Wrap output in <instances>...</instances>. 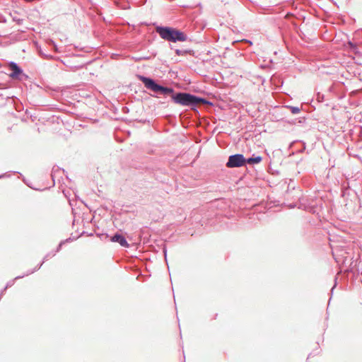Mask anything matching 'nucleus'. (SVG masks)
<instances>
[{
	"instance_id": "obj_1",
	"label": "nucleus",
	"mask_w": 362,
	"mask_h": 362,
	"mask_svg": "<svg viewBox=\"0 0 362 362\" xmlns=\"http://www.w3.org/2000/svg\"><path fill=\"white\" fill-rule=\"evenodd\" d=\"M171 97L175 103L185 106L208 103L205 99L196 97L187 93L173 94Z\"/></svg>"
},
{
	"instance_id": "obj_2",
	"label": "nucleus",
	"mask_w": 362,
	"mask_h": 362,
	"mask_svg": "<svg viewBox=\"0 0 362 362\" xmlns=\"http://www.w3.org/2000/svg\"><path fill=\"white\" fill-rule=\"evenodd\" d=\"M156 32L160 36L168 41L176 42V41H185L187 37L184 33L177 30L176 29L168 28V27H158L156 28Z\"/></svg>"
},
{
	"instance_id": "obj_3",
	"label": "nucleus",
	"mask_w": 362,
	"mask_h": 362,
	"mask_svg": "<svg viewBox=\"0 0 362 362\" xmlns=\"http://www.w3.org/2000/svg\"><path fill=\"white\" fill-rule=\"evenodd\" d=\"M141 81L144 83L145 87L155 93H160L162 94H170L173 93L172 88L161 86L155 83V81L151 78L146 77H141Z\"/></svg>"
},
{
	"instance_id": "obj_4",
	"label": "nucleus",
	"mask_w": 362,
	"mask_h": 362,
	"mask_svg": "<svg viewBox=\"0 0 362 362\" xmlns=\"http://www.w3.org/2000/svg\"><path fill=\"white\" fill-rule=\"evenodd\" d=\"M246 163V160L242 154H235L229 156L226 163L228 168H237L243 166Z\"/></svg>"
},
{
	"instance_id": "obj_5",
	"label": "nucleus",
	"mask_w": 362,
	"mask_h": 362,
	"mask_svg": "<svg viewBox=\"0 0 362 362\" xmlns=\"http://www.w3.org/2000/svg\"><path fill=\"white\" fill-rule=\"evenodd\" d=\"M111 240L112 242L119 243L120 244V245H122L123 247H127L129 246V244L127 242V240H125V238L122 235H119V234H115L114 236H112L111 238Z\"/></svg>"
},
{
	"instance_id": "obj_6",
	"label": "nucleus",
	"mask_w": 362,
	"mask_h": 362,
	"mask_svg": "<svg viewBox=\"0 0 362 362\" xmlns=\"http://www.w3.org/2000/svg\"><path fill=\"white\" fill-rule=\"evenodd\" d=\"M10 68L13 71V72L10 74V76L13 78H17L18 76L22 72V71L15 63H11Z\"/></svg>"
},
{
	"instance_id": "obj_7",
	"label": "nucleus",
	"mask_w": 362,
	"mask_h": 362,
	"mask_svg": "<svg viewBox=\"0 0 362 362\" xmlns=\"http://www.w3.org/2000/svg\"><path fill=\"white\" fill-rule=\"evenodd\" d=\"M262 160V158L260 156H257L256 158H250L246 160V163L249 164L259 163Z\"/></svg>"
},
{
	"instance_id": "obj_8",
	"label": "nucleus",
	"mask_w": 362,
	"mask_h": 362,
	"mask_svg": "<svg viewBox=\"0 0 362 362\" xmlns=\"http://www.w3.org/2000/svg\"><path fill=\"white\" fill-rule=\"evenodd\" d=\"M289 108L293 114H298L300 111V109L298 107H290Z\"/></svg>"
},
{
	"instance_id": "obj_9",
	"label": "nucleus",
	"mask_w": 362,
	"mask_h": 362,
	"mask_svg": "<svg viewBox=\"0 0 362 362\" xmlns=\"http://www.w3.org/2000/svg\"><path fill=\"white\" fill-rule=\"evenodd\" d=\"M175 52H176V54H177V55H180V54H183L187 53V52H185V51H181V50H180V49H176Z\"/></svg>"
}]
</instances>
